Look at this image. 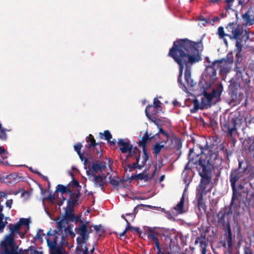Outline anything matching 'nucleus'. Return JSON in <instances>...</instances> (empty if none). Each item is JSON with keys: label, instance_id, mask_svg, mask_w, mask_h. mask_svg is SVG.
Segmentation results:
<instances>
[{"label": "nucleus", "instance_id": "bf43d9fd", "mask_svg": "<svg viewBox=\"0 0 254 254\" xmlns=\"http://www.w3.org/2000/svg\"><path fill=\"white\" fill-rule=\"evenodd\" d=\"M155 173H156V170L154 171L153 174V175L151 176L152 178H154V176H155Z\"/></svg>", "mask_w": 254, "mask_h": 254}, {"label": "nucleus", "instance_id": "1a4fd4ad", "mask_svg": "<svg viewBox=\"0 0 254 254\" xmlns=\"http://www.w3.org/2000/svg\"><path fill=\"white\" fill-rule=\"evenodd\" d=\"M220 63L219 61L213 62L211 64L206 65L205 76L206 79L213 83L216 79V69L215 67Z\"/></svg>", "mask_w": 254, "mask_h": 254}, {"label": "nucleus", "instance_id": "69168bd1", "mask_svg": "<svg viewBox=\"0 0 254 254\" xmlns=\"http://www.w3.org/2000/svg\"><path fill=\"white\" fill-rule=\"evenodd\" d=\"M198 243V241L197 240H196L195 242V244H197Z\"/></svg>", "mask_w": 254, "mask_h": 254}, {"label": "nucleus", "instance_id": "8fccbe9b", "mask_svg": "<svg viewBox=\"0 0 254 254\" xmlns=\"http://www.w3.org/2000/svg\"><path fill=\"white\" fill-rule=\"evenodd\" d=\"M129 214V213H127V214H126V216L127 217V218H125V215H122V217L123 218H124L125 220H126V219H128H128H131V217H130V216H127V214Z\"/></svg>", "mask_w": 254, "mask_h": 254}, {"label": "nucleus", "instance_id": "79ce46f5", "mask_svg": "<svg viewBox=\"0 0 254 254\" xmlns=\"http://www.w3.org/2000/svg\"><path fill=\"white\" fill-rule=\"evenodd\" d=\"M94 228L97 232L101 231V232H103V230L102 229V227L101 226H94Z\"/></svg>", "mask_w": 254, "mask_h": 254}, {"label": "nucleus", "instance_id": "7ed1b4c3", "mask_svg": "<svg viewBox=\"0 0 254 254\" xmlns=\"http://www.w3.org/2000/svg\"><path fill=\"white\" fill-rule=\"evenodd\" d=\"M30 222L29 219L21 218L16 224L9 225L10 234L6 236L1 243L0 254H23L18 253L17 248L14 245L13 237L15 235L18 234L21 238H23L29 229Z\"/></svg>", "mask_w": 254, "mask_h": 254}, {"label": "nucleus", "instance_id": "9d476101", "mask_svg": "<svg viewBox=\"0 0 254 254\" xmlns=\"http://www.w3.org/2000/svg\"><path fill=\"white\" fill-rule=\"evenodd\" d=\"M222 128L227 135L230 138H233L237 133V124L236 121L233 119L223 123Z\"/></svg>", "mask_w": 254, "mask_h": 254}, {"label": "nucleus", "instance_id": "de8ad7c7", "mask_svg": "<svg viewBox=\"0 0 254 254\" xmlns=\"http://www.w3.org/2000/svg\"><path fill=\"white\" fill-rule=\"evenodd\" d=\"M6 193L4 192L0 191V197H5L6 196Z\"/></svg>", "mask_w": 254, "mask_h": 254}, {"label": "nucleus", "instance_id": "0eeeda50", "mask_svg": "<svg viewBox=\"0 0 254 254\" xmlns=\"http://www.w3.org/2000/svg\"><path fill=\"white\" fill-rule=\"evenodd\" d=\"M77 233L80 235L77 238V246L76 254H88V248L85 245L88 239V227L86 224L79 226Z\"/></svg>", "mask_w": 254, "mask_h": 254}, {"label": "nucleus", "instance_id": "ddd939ff", "mask_svg": "<svg viewBox=\"0 0 254 254\" xmlns=\"http://www.w3.org/2000/svg\"><path fill=\"white\" fill-rule=\"evenodd\" d=\"M222 245L225 248L230 249L232 245V238L230 225L227 224V232L224 235V240L222 241Z\"/></svg>", "mask_w": 254, "mask_h": 254}, {"label": "nucleus", "instance_id": "13d9d810", "mask_svg": "<svg viewBox=\"0 0 254 254\" xmlns=\"http://www.w3.org/2000/svg\"><path fill=\"white\" fill-rule=\"evenodd\" d=\"M236 46L237 47H239L240 46V43L238 41L237 42Z\"/></svg>", "mask_w": 254, "mask_h": 254}, {"label": "nucleus", "instance_id": "4c0bfd02", "mask_svg": "<svg viewBox=\"0 0 254 254\" xmlns=\"http://www.w3.org/2000/svg\"><path fill=\"white\" fill-rule=\"evenodd\" d=\"M198 104L196 102H194V108L193 109H190V112L192 113H194L197 111L198 110Z\"/></svg>", "mask_w": 254, "mask_h": 254}, {"label": "nucleus", "instance_id": "2eb2a0df", "mask_svg": "<svg viewBox=\"0 0 254 254\" xmlns=\"http://www.w3.org/2000/svg\"><path fill=\"white\" fill-rule=\"evenodd\" d=\"M89 179L93 182L95 187L103 189L105 181V177L101 175L97 176H91L88 177Z\"/></svg>", "mask_w": 254, "mask_h": 254}, {"label": "nucleus", "instance_id": "a878e982", "mask_svg": "<svg viewBox=\"0 0 254 254\" xmlns=\"http://www.w3.org/2000/svg\"><path fill=\"white\" fill-rule=\"evenodd\" d=\"M87 141L88 142V144L86 146L88 148H90L91 147L94 148L98 145L97 143H96L95 140L91 134H90L88 137Z\"/></svg>", "mask_w": 254, "mask_h": 254}, {"label": "nucleus", "instance_id": "5701e85b", "mask_svg": "<svg viewBox=\"0 0 254 254\" xmlns=\"http://www.w3.org/2000/svg\"><path fill=\"white\" fill-rule=\"evenodd\" d=\"M70 197L67 201L68 205L73 206L78 204L80 195L76 193H69Z\"/></svg>", "mask_w": 254, "mask_h": 254}, {"label": "nucleus", "instance_id": "aec40b11", "mask_svg": "<svg viewBox=\"0 0 254 254\" xmlns=\"http://www.w3.org/2000/svg\"><path fill=\"white\" fill-rule=\"evenodd\" d=\"M184 204V193L183 194L180 202L177 204V205L174 207V210L175 211V212H173L174 214L178 215L180 214H182L185 212L184 210L183 206Z\"/></svg>", "mask_w": 254, "mask_h": 254}, {"label": "nucleus", "instance_id": "39448f33", "mask_svg": "<svg viewBox=\"0 0 254 254\" xmlns=\"http://www.w3.org/2000/svg\"><path fill=\"white\" fill-rule=\"evenodd\" d=\"M248 165L247 162H239V168L232 171L230 181L233 190L235 189V184L239 180L244 181L246 179H250L249 170L248 168Z\"/></svg>", "mask_w": 254, "mask_h": 254}, {"label": "nucleus", "instance_id": "20e7f679", "mask_svg": "<svg viewBox=\"0 0 254 254\" xmlns=\"http://www.w3.org/2000/svg\"><path fill=\"white\" fill-rule=\"evenodd\" d=\"M58 226L60 228L58 232L55 231L52 233L51 231H50L47 233L48 237L46 240L50 254H63L64 250L63 246L68 245L65 236L62 234V232H60L61 222L58 223Z\"/></svg>", "mask_w": 254, "mask_h": 254}, {"label": "nucleus", "instance_id": "a19ab883", "mask_svg": "<svg viewBox=\"0 0 254 254\" xmlns=\"http://www.w3.org/2000/svg\"><path fill=\"white\" fill-rule=\"evenodd\" d=\"M137 178L140 180H142L147 179V177L146 175H145L143 174H139L137 175Z\"/></svg>", "mask_w": 254, "mask_h": 254}, {"label": "nucleus", "instance_id": "473e14b6", "mask_svg": "<svg viewBox=\"0 0 254 254\" xmlns=\"http://www.w3.org/2000/svg\"><path fill=\"white\" fill-rule=\"evenodd\" d=\"M109 180L110 183L112 185L114 186H117L119 185V181L118 178L113 177H110Z\"/></svg>", "mask_w": 254, "mask_h": 254}, {"label": "nucleus", "instance_id": "680f3d73", "mask_svg": "<svg viewBox=\"0 0 254 254\" xmlns=\"http://www.w3.org/2000/svg\"><path fill=\"white\" fill-rule=\"evenodd\" d=\"M218 0H211V1L213 2H217Z\"/></svg>", "mask_w": 254, "mask_h": 254}, {"label": "nucleus", "instance_id": "f8f14e48", "mask_svg": "<svg viewBox=\"0 0 254 254\" xmlns=\"http://www.w3.org/2000/svg\"><path fill=\"white\" fill-rule=\"evenodd\" d=\"M227 29L232 33V36H229L230 38L237 39L244 33L245 34L247 33L241 26L237 24H234L233 23L229 24L227 27Z\"/></svg>", "mask_w": 254, "mask_h": 254}, {"label": "nucleus", "instance_id": "e2e57ef3", "mask_svg": "<svg viewBox=\"0 0 254 254\" xmlns=\"http://www.w3.org/2000/svg\"><path fill=\"white\" fill-rule=\"evenodd\" d=\"M93 251H94V249H93L92 250H91V254H92V253L93 252Z\"/></svg>", "mask_w": 254, "mask_h": 254}, {"label": "nucleus", "instance_id": "c03bdc74", "mask_svg": "<svg viewBox=\"0 0 254 254\" xmlns=\"http://www.w3.org/2000/svg\"><path fill=\"white\" fill-rule=\"evenodd\" d=\"M211 86V83H209V82H206L205 83V86L204 87V89H208Z\"/></svg>", "mask_w": 254, "mask_h": 254}, {"label": "nucleus", "instance_id": "774afa93", "mask_svg": "<svg viewBox=\"0 0 254 254\" xmlns=\"http://www.w3.org/2000/svg\"><path fill=\"white\" fill-rule=\"evenodd\" d=\"M51 198H51L52 199H53V200L55 199V197H51Z\"/></svg>", "mask_w": 254, "mask_h": 254}, {"label": "nucleus", "instance_id": "3c124183", "mask_svg": "<svg viewBox=\"0 0 254 254\" xmlns=\"http://www.w3.org/2000/svg\"><path fill=\"white\" fill-rule=\"evenodd\" d=\"M165 178V176L164 175H162L160 177V182H161L162 181H163L164 179Z\"/></svg>", "mask_w": 254, "mask_h": 254}, {"label": "nucleus", "instance_id": "72a5a7b5", "mask_svg": "<svg viewBox=\"0 0 254 254\" xmlns=\"http://www.w3.org/2000/svg\"><path fill=\"white\" fill-rule=\"evenodd\" d=\"M100 134L104 135V138L108 141H110V140L112 138V135L108 130H105L103 134L100 133Z\"/></svg>", "mask_w": 254, "mask_h": 254}, {"label": "nucleus", "instance_id": "4d7b16f0", "mask_svg": "<svg viewBox=\"0 0 254 254\" xmlns=\"http://www.w3.org/2000/svg\"><path fill=\"white\" fill-rule=\"evenodd\" d=\"M111 144H115L116 143V140L114 139L113 141H110Z\"/></svg>", "mask_w": 254, "mask_h": 254}, {"label": "nucleus", "instance_id": "f257e3e1", "mask_svg": "<svg viewBox=\"0 0 254 254\" xmlns=\"http://www.w3.org/2000/svg\"><path fill=\"white\" fill-rule=\"evenodd\" d=\"M200 43H195L188 39H180L174 42L173 47L170 50L169 56L171 57L179 66V74L178 78L179 86L184 91L187 88L181 81L183 69L185 67V78L188 86L194 85L191 78L190 67L191 65L201 60Z\"/></svg>", "mask_w": 254, "mask_h": 254}, {"label": "nucleus", "instance_id": "393cba45", "mask_svg": "<svg viewBox=\"0 0 254 254\" xmlns=\"http://www.w3.org/2000/svg\"><path fill=\"white\" fill-rule=\"evenodd\" d=\"M218 35L219 36L220 38L221 39H223V41H224V42L225 43V44L227 45H228V42H227V40L224 38V37L225 36H229L228 35L226 34H225L224 33V29L222 27H219L218 29V32H217Z\"/></svg>", "mask_w": 254, "mask_h": 254}, {"label": "nucleus", "instance_id": "6e6552de", "mask_svg": "<svg viewBox=\"0 0 254 254\" xmlns=\"http://www.w3.org/2000/svg\"><path fill=\"white\" fill-rule=\"evenodd\" d=\"M106 168V163L104 162L92 163L86 171L88 177L100 175L105 171Z\"/></svg>", "mask_w": 254, "mask_h": 254}, {"label": "nucleus", "instance_id": "338daca9", "mask_svg": "<svg viewBox=\"0 0 254 254\" xmlns=\"http://www.w3.org/2000/svg\"><path fill=\"white\" fill-rule=\"evenodd\" d=\"M129 170H130V171H131V166H130L129 167Z\"/></svg>", "mask_w": 254, "mask_h": 254}, {"label": "nucleus", "instance_id": "5fc2aeb1", "mask_svg": "<svg viewBox=\"0 0 254 254\" xmlns=\"http://www.w3.org/2000/svg\"><path fill=\"white\" fill-rule=\"evenodd\" d=\"M157 250H158L157 254H164V253L161 251L160 248V251H159V249H157Z\"/></svg>", "mask_w": 254, "mask_h": 254}, {"label": "nucleus", "instance_id": "4468645a", "mask_svg": "<svg viewBox=\"0 0 254 254\" xmlns=\"http://www.w3.org/2000/svg\"><path fill=\"white\" fill-rule=\"evenodd\" d=\"M148 159V155L145 149L143 148V154L141 158L140 157L136 158V162L133 164V167L134 168L140 169L144 166Z\"/></svg>", "mask_w": 254, "mask_h": 254}, {"label": "nucleus", "instance_id": "052dcab7", "mask_svg": "<svg viewBox=\"0 0 254 254\" xmlns=\"http://www.w3.org/2000/svg\"><path fill=\"white\" fill-rule=\"evenodd\" d=\"M218 19V17H215L214 18V22L216 21V20H217Z\"/></svg>", "mask_w": 254, "mask_h": 254}, {"label": "nucleus", "instance_id": "49530a36", "mask_svg": "<svg viewBox=\"0 0 254 254\" xmlns=\"http://www.w3.org/2000/svg\"><path fill=\"white\" fill-rule=\"evenodd\" d=\"M232 5V3L227 4L226 6V9L227 10H228L229 9H231Z\"/></svg>", "mask_w": 254, "mask_h": 254}, {"label": "nucleus", "instance_id": "ea45409f", "mask_svg": "<svg viewBox=\"0 0 254 254\" xmlns=\"http://www.w3.org/2000/svg\"><path fill=\"white\" fill-rule=\"evenodd\" d=\"M6 206L8 207L9 209H10L11 207V205L12 204V199H8L6 202Z\"/></svg>", "mask_w": 254, "mask_h": 254}, {"label": "nucleus", "instance_id": "c756f323", "mask_svg": "<svg viewBox=\"0 0 254 254\" xmlns=\"http://www.w3.org/2000/svg\"><path fill=\"white\" fill-rule=\"evenodd\" d=\"M57 191H59L61 192L62 194H63L64 193L68 192V193H70V191H68L67 187L62 185H58V188L57 189Z\"/></svg>", "mask_w": 254, "mask_h": 254}, {"label": "nucleus", "instance_id": "b1692460", "mask_svg": "<svg viewBox=\"0 0 254 254\" xmlns=\"http://www.w3.org/2000/svg\"><path fill=\"white\" fill-rule=\"evenodd\" d=\"M159 133H160L162 135L161 137L163 138V141L161 142H163V144H166L169 140V136L166 131L163 130L161 127H159Z\"/></svg>", "mask_w": 254, "mask_h": 254}, {"label": "nucleus", "instance_id": "6e6d98bb", "mask_svg": "<svg viewBox=\"0 0 254 254\" xmlns=\"http://www.w3.org/2000/svg\"><path fill=\"white\" fill-rule=\"evenodd\" d=\"M178 103H178V102L177 100H174V101H173V104H174V105H175V106H176V105H178Z\"/></svg>", "mask_w": 254, "mask_h": 254}, {"label": "nucleus", "instance_id": "423d86ee", "mask_svg": "<svg viewBox=\"0 0 254 254\" xmlns=\"http://www.w3.org/2000/svg\"><path fill=\"white\" fill-rule=\"evenodd\" d=\"M223 90L221 83H217L212 90L211 93L205 90L203 91V96L201 98V104L204 106H210L211 104H215L220 100V95Z\"/></svg>", "mask_w": 254, "mask_h": 254}, {"label": "nucleus", "instance_id": "a211bd4d", "mask_svg": "<svg viewBox=\"0 0 254 254\" xmlns=\"http://www.w3.org/2000/svg\"><path fill=\"white\" fill-rule=\"evenodd\" d=\"M65 210V217L70 221H73L75 220V217L73 213V206L68 205L64 208Z\"/></svg>", "mask_w": 254, "mask_h": 254}, {"label": "nucleus", "instance_id": "09e8293b", "mask_svg": "<svg viewBox=\"0 0 254 254\" xmlns=\"http://www.w3.org/2000/svg\"><path fill=\"white\" fill-rule=\"evenodd\" d=\"M225 2L227 4L233 3L234 2V0H225Z\"/></svg>", "mask_w": 254, "mask_h": 254}, {"label": "nucleus", "instance_id": "2f4dec72", "mask_svg": "<svg viewBox=\"0 0 254 254\" xmlns=\"http://www.w3.org/2000/svg\"><path fill=\"white\" fill-rule=\"evenodd\" d=\"M82 147V145L80 143H78L74 146L75 151L78 153L80 158L82 159V155L80 153V150Z\"/></svg>", "mask_w": 254, "mask_h": 254}, {"label": "nucleus", "instance_id": "0e129e2a", "mask_svg": "<svg viewBox=\"0 0 254 254\" xmlns=\"http://www.w3.org/2000/svg\"><path fill=\"white\" fill-rule=\"evenodd\" d=\"M234 199V196L233 195V197H232V200L233 201Z\"/></svg>", "mask_w": 254, "mask_h": 254}, {"label": "nucleus", "instance_id": "cd10ccee", "mask_svg": "<svg viewBox=\"0 0 254 254\" xmlns=\"http://www.w3.org/2000/svg\"><path fill=\"white\" fill-rule=\"evenodd\" d=\"M199 246L200 248L201 254H206V246L207 244L204 240H201L199 242Z\"/></svg>", "mask_w": 254, "mask_h": 254}, {"label": "nucleus", "instance_id": "864d4df0", "mask_svg": "<svg viewBox=\"0 0 254 254\" xmlns=\"http://www.w3.org/2000/svg\"><path fill=\"white\" fill-rule=\"evenodd\" d=\"M205 61H206V62H207L208 64H210V61L208 57L205 58Z\"/></svg>", "mask_w": 254, "mask_h": 254}, {"label": "nucleus", "instance_id": "37998d69", "mask_svg": "<svg viewBox=\"0 0 254 254\" xmlns=\"http://www.w3.org/2000/svg\"><path fill=\"white\" fill-rule=\"evenodd\" d=\"M30 254H43V253L42 252L34 250L31 251Z\"/></svg>", "mask_w": 254, "mask_h": 254}, {"label": "nucleus", "instance_id": "9b49d317", "mask_svg": "<svg viewBox=\"0 0 254 254\" xmlns=\"http://www.w3.org/2000/svg\"><path fill=\"white\" fill-rule=\"evenodd\" d=\"M118 144L119 146L120 151L123 153H128L129 155L131 156L132 153L135 152V150H133L132 144L127 139H119Z\"/></svg>", "mask_w": 254, "mask_h": 254}, {"label": "nucleus", "instance_id": "c9c22d12", "mask_svg": "<svg viewBox=\"0 0 254 254\" xmlns=\"http://www.w3.org/2000/svg\"><path fill=\"white\" fill-rule=\"evenodd\" d=\"M45 234L43 233V230L41 229L38 230L37 234L35 236V238H37V239H42V236H44Z\"/></svg>", "mask_w": 254, "mask_h": 254}, {"label": "nucleus", "instance_id": "bb28decb", "mask_svg": "<svg viewBox=\"0 0 254 254\" xmlns=\"http://www.w3.org/2000/svg\"><path fill=\"white\" fill-rule=\"evenodd\" d=\"M164 148V144L163 142L156 143L153 148V151L155 154H158L162 148Z\"/></svg>", "mask_w": 254, "mask_h": 254}, {"label": "nucleus", "instance_id": "f03ea898", "mask_svg": "<svg viewBox=\"0 0 254 254\" xmlns=\"http://www.w3.org/2000/svg\"><path fill=\"white\" fill-rule=\"evenodd\" d=\"M206 151L207 152H205V159L199 157L195 161L190 159V154L189 162L185 167V169L187 170L190 169L192 164L196 165L199 174L201 177L200 184L197 188L196 192H198V190L200 188V191L205 193H206V190L211 180V170L214 169L216 162L218 160V154L210 150Z\"/></svg>", "mask_w": 254, "mask_h": 254}, {"label": "nucleus", "instance_id": "e433bc0d", "mask_svg": "<svg viewBox=\"0 0 254 254\" xmlns=\"http://www.w3.org/2000/svg\"><path fill=\"white\" fill-rule=\"evenodd\" d=\"M184 181L185 184H186V188L184 190V191H185L188 189V185H189V184L190 183V182L191 181V177L190 176L189 177L185 178L184 179Z\"/></svg>", "mask_w": 254, "mask_h": 254}, {"label": "nucleus", "instance_id": "a18cd8bd", "mask_svg": "<svg viewBox=\"0 0 254 254\" xmlns=\"http://www.w3.org/2000/svg\"><path fill=\"white\" fill-rule=\"evenodd\" d=\"M65 200V198L63 196L62 200L58 202V205L60 207L63 204V201Z\"/></svg>", "mask_w": 254, "mask_h": 254}, {"label": "nucleus", "instance_id": "4be33fe9", "mask_svg": "<svg viewBox=\"0 0 254 254\" xmlns=\"http://www.w3.org/2000/svg\"><path fill=\"white\" fill-rule=\"evenodd\" d=\"M127 215L130 216L131 219H128V218L126 219V221L127 222V226L126 228L125 229V231H127L128 230H132L133 231L137 232L138 233H140V229L139 228L133 227L129 225V221H132L134 219V218L135 217V215L133 214H128Z\"/></svg>", "mask_w": 254, "mask_h": 254}, {"label": "nucleus", "instance_id": "603ef678", "mask_svg": "<svg viewBox=\"0 0 254 254\" xmlns=\"http://www.w3.org/2000/svg\"><path fill=\"white\" fill-rule=\"evenodd\" d=\"M126 232L127 231H125V230L123 232L121 233V234H120V236L121 237L124 236L125 235V233H126Z\"/></svg>", "mask_w": 254, "mask_h": 254}, {"label": "nucleus", "instance_id": "412c9836", "mask_svg": "<svg viewBox=\"0 0 254 254\" xmlns=\"http://www.w3.org/2000/svg\"><path fill=\"white\" fill-rule=\"evenodd\" d=\"M200 188L198 190V192H196V198L197 200L198 207L199 209H205L204 203L203 201V195H205L206 193L200 191Z\"/></svg>", "mask_w": 254, "mask_h": 254}, {"label": "nucleus", "instance_id": "f704fd0d", "mask_svg": "<svg viewBox=\"0 0 254 254\" xmlns=\"http://www.w3.org/2000/svg\"><path fill=\"white\" fill-rule=\"evenodd\" d=\"M149 138L147 134H145L142 137V140L139 142V144L143 147L145 145L147 141L148 140Z\"/></svg>", "mask_w": 254, "mask_h": 254}, {"label": "nucleus", "instance_id": "58836bf2", "mask_svg": "<svg viewBox=\"0 0 254 254\" xmlns=\"http://www.w3.org/2000/svg\"><path fill=\"white\" fill-rule=\"evenodd\" d=\"M245 254H253L251 249L248 247H245L244 248Z\"/></svg>", "mask_w": 254, "mask_h": 254}, {"label": "nucleus", "instance_id": "7c9ffc66", "mask_svg": "<svg viewBox=\"0 0 254 254\" xmlns=\"http://www.w3.org/2000/svg\"><path fill=\"white\" fill-rule=\"evenodd\" d=\"M6 137L5 129L2 127V125L0 123V139L5 140L6 139Z\"/></svg>", "mask_w": 254, "mask_h": 254}, {"label": "nucleus", "instance_id": "f3484780", "mask_svg": "<svg viewBox=\"0 0 254 254\" xmlns=\"http://www.w3.org/2000/svg\"><path fill=\"white\" fill-rule=\"evenodd\" d=\"M242 18L246 25H252L254 24V15L250 11L243 14Z\"/></svg>", "mask_w": 254, "mask_h": 254}, {"label": "nucleus", "instance_id": "6ab92c4d", "mask_svg": "<svg viewBox=\"0 0 254 254\" xmlns=\"http://www.w3.org/2000/svg\"><path fill=\"white\" fill-rule=\"evenodd\" d=\"M161 103L158 100L157 98H155L153 100V105H148L145 109V114L148 118L150 117L149 112H151L150 110L153 108H156L158 111L161 110Z\"/></svg>", "mask_w": 254, "mask_h": 254}, {"label": "nucleus", "instance_id": "dca6fc26", "mask_svg": "<svg viewBox=\"0 0 254 254\" xmlns=\"http://www.w3.org/2000/svg\"><path fill=\"white\" fill-rule=\"evenodd\" d=\"M157 233L155 232L154 228H148V237L152 240L155 243V246L157 249H159L160 251V245L157 238Z\"/></svg>", "mask_w": 254, "mask_h": 254}, {"label": "nucleus", "instance_id": "c85d7f7f", "mask_svg": "<svg viewBox=\"0 0 254 254\" xmlns=\"http://www.w3.org/2000/svg\"><path fill=\"white\" fill-rule=\"evenodd\" d=\"M8 153L2 147L0 146V162L7 158Z\"/></svg>", "mask_w": 254, "mask_h": 254}]
</instances>
